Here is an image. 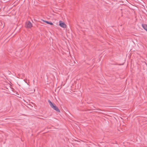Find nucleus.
<instances>
[{
	"label": "nucleus",
	"instance_id": "f257e3e1",
	"mask_svg": "<svg viewBox=\"0 0 147 147\" xmlns=\"http://www.w3.org/2000/svg\"><path fill=\"white\" fill-rule=\"evenodd\" d=\"M48 102L50 106L53 109L58 112H60V111L58 108L57 106H56L55 105L53 104L50 100H48Z\"/></svg>",
	"mask_w": 147,
	"mask_h": 147
},
{
	"label": "nucleus",
	"instance_id": "f03ea898",
	"mask_svg": "<svg viewBox=\"0 0 147 147\" xmlns=\"http://www.w3.org/2000/svg\"><path fill=\"white\" fill-rule=\"evenodd\" d=\"M59 25L63 28H66L67 27L66 24L61 21H60L59 22Z\"/></svg>",
	"mask_w": 147,
	"mask_h": 147
},
{
	"label": "nucleus",
	"instance_id": "7ed1b4c3",
	"mask_svg": "<svg viewBox=\"0 0 147 147\" xmlns=\"http://www.w3.org/2000/svg\"><path fill=\"white\" fill-rule=\"evenodd\" d=\"M26 26L27 28H31L32 27V24L30 21H28L26 24Z\"/></svg>",
	"mask_w": 147,
	"mask_h": 147
},
{
	"label": "nucleus",
	"instance_id": "20e7f679",
	"mask_svg": "<svg viewBox=\"0 0 147 147\" xmlns=\"http://www.w3.org/2000/svg\"><path fill=\"white\" fill-rule=\"evenodd\" d=\"M142 26L147 32V25L145 24H142Z\"/></svg>",
	"mask_w": 147,
	"mask_h": 147
},
{
	"label": "nucleus",
	"instance_id": "39448f33",
	"mask_svg": "<svg viewBox=\"0 0 147 147\" xmlns=\"http://www.w3.org/2000/svg\"><path fill=\"white\" fill-rule=\"evenodd\" d=\"M43 21L45 23L47 24H49L50 25H53V23L51 22H49V21H45V20H43Z\"/></svg>",
	"mask_w": 147,
	"mask_h": 147
},
{
	"label": "nucleus",
	"instance_id": "423d86ee",
	"mask_svg": "<svg viewBox=\"0 0 147 147\" xmlns=\"http://www.w3.org/2000/svg\"><path fill=\"white\" fill-rule=\"evenodd\" d=\"M24 81L25 82H26V83H27V85H29V84H28V83H27V82H26V81H25V80H24Z\"/></svg>",
	"mask_w": 147,
	"mask_h": 147
}]
</instances>
